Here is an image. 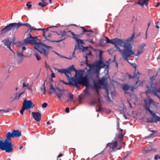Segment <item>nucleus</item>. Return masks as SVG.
<instances>
[{
    "label": "nucleus",
    "mask_w": 160,
    "mask_h": 160,
    "mask_svg": "<svg viewBox=\"0 0 160 160\" xmlns=\"http://www.w3.org/2000/svg\"><path fill=\"white\" fill-rule=\"evenodd\" d=\"M54 68L55 71H57L61 74H65L70 86L77 87L78 85L82 84L87 87L89 85L88 80L86 77L76 76L78 71L73 65L66 68L58 69L55 68Z\"/></svg>",
    "instance_id": "obj_1"
},
{
    "label": "nucleus",
    "mask_w": 160,
    "mask_h": 160,
    "mask_svg": "<svg viewBox=\"0 0 160 160\" xmlns=\"http://www.w3.org/2000/svg\"><path fill=\"white\" fill-rule=\"evenodd\" d=\"M105 38L106 43L114 45L123 58L130 63L128 60V58L130 56V38L125 40L118 38L110 40L107 37Z\"/></svg>",
    "instance_id": "obj_2"
},
{
    "label": "nucleus",
    "mask_w": 160,
    "mask_h": 160,
    "mask_svg": "<svg viewBox=\"0 0 160 160\" xmlns=\"http://www.w3.org/2000/svg\"><path fill=\"white\" fill-rule=\"evenodd\" d=\"M23 44H33L35 45V49H36L42 54L45 58L48 59V56L50 52V49L52 48L51 46H48L42 43L40 40H38L37 37H32L31 35L24 39Z\"/></svg>",
    "instance_id": "obj_3"
},
{
    "label": "nucleus",
    "mask_w": 160,
    "mask_h": 160,
    "mask_svg": "<svg viewBox=\"0 0 160 160\" xmlns=\"http://www.w3.org/2000/svg\"><path fill=\"white\" fill-rule=\"evenodd\" d=\"M21 133L18 130H13L12 132H8L6 134L5 139H0V149L6 152H11L13 150V145L12 143V138L19 137Z\"/></svg>",
    "instance_id": "obj_4"
},
{
    "label": "nucleus",
    "mask_w": 160,
    "mask_h": 160,
    "mask_svg": "<svg viewBox=\"0 0 160 160\" xmlns=\"http://www.w3.org/2000/svg\"><path fill=\"white\" fill-rule=\"evenodd\" d=\"M123 130L120 129L119 132L116 134L114 138V140H112L111 142L108 143L106 148L109 147V153L115 152L118 150L121 149L122 147L121 144L122 140L124 134L122 133Z\"/></svg>",
    "instance_id": "obj_5"
},
{
    "label": "nucleus",
    "mask_w": 160,
    "mask_h": 160,
    "mask_svg": "<svg viewBox=\"0 0 160 160\" xmlns=\"http://www.w3.org/2000/svg\"><path fill=\"white\" fill-rule=\"evenodd\" d=\"M131 65L134 68L135 72L134 75L133 76L131 75V79H133L135 80L133 81V83H132V85H131V91H133V89L138 88L140 86H142L143 81L139 82L138 77L140 73L136 69L137 65L135 63H131Z\"/></svg>",
    "instance_id": "obj_6"
},
{
    "label": "nucleus",
    "mask_w": 160,
    "mask_h": 160,
    "mask_svg": "<svg viewBox=\"0 0 160 160\" xmlns=\"http://www.w3.org/2000/svg\"><path fill=\"white\" fill-rule=\"evenodd\" d=\"M22 26H25L30 29L33 28L28 23H24L19 22L18 23H13L9 24L8 25L6 26L5 28L2 29L1 33H5V32L13 30V31L17 30L19 27Z\"/></svg>",
    "instance_id": "obj_7"
},
{
    "label": "nucleus",
    "mask_w": 160,
    "mask_h": 160,
    "mask_svg": "<svg viewBox=\"0 0 160 160\" xmlns=\"http://www.w3.org/2000/svg\"><path fill=\"white\" fill-rule=\"evenodd\" d=\"M85 64L89 68L88 71H90L95 68L94 72L97 74L99 73L101 69L106 66L105 64L101 60H99L92 64L87 62H85Z\"/></svg>",
    "instance_id": "obj_8"
},
{
    "label": "nucleus",
    "mask_w": 160,
    "mask_h": 160,
    "mask_svg": "<svg viewBox=\"0 0 160 160\" xmlns=\"http://www.w3.org/2000/svg\"><path fill=\"white\" fill-rule=\"evenodd\" d=\"M149 106L150 105H149ZM145 110L148 111L152 116V118L147 119V121L148 122L157 123L160 120V117L157 116L156 114V112L150 110L149 106H147L145 105L144 106Z\"/></svg>",
    "instance_id": "obj_9"
},
{
    "label": "nucleus",
    "mask_w": 160,
    "mask_h": 160,
    "mask_svg": "<svg viewBox=\"0 0 160 160\" xmlns=\"http://www.w3.org/2000/svg\"><path fill=\"white\" fill-rule=\"evenodd\" d=\"M146 46L145 43H143L142 45H140L138 46V49L137 52H134L132 50V47L131 45V55L134 54L136 56H138L142 53L144 51V47Z\"/></svg>",
    "instance_id": "obj_10"
},
{
    "label": "nucleus",
    "mask_w": 160,
    "mask_h": 160,
    "mask_svg": "<svg viewBox=\"0 0 160 160\" xmlns=\"http://www.w3.org/2000/svg\"><path fill=\"white\" fill-rule=\"evenodd\" d=\"M15 40V38L14 37H13L12 40L11 41H10L8 38H7L4 40V44L5 45L7 46L8 48L10 51L12 52V50L10 47V45L11 44H14V42Z\"/></svg>",
    "instance_id": "obj_11"
},
{
    "label": "nucleus",
    "mask_w": 160,
    "mask_h": 160,
    "mask_svg": "<svg viewBox=\"0 0 160 160\" xmlns=\"http://www.w3.org/2000/svg\"><path fill=\"white\" fill-rule=\"evenodd\" d=\"M32 115L33 118L37 122H38L41 120V115L38 112H32Z\"/></svg>",
    "instance_id": "obj_12"
},
{
    "label": "nucleus",
    "mask_w": 160,
    "mask_h": 160,
    "mask_svg": "<svg viewBox=\"0 0 160 160\" xmlns=\"http://www.w3.org/2000/svg\"><path fill=\"white\" fill-rule=\"evenodd\" d=\"M23 106L27 109H28L34 107V105L33 104L31 100H25L23 102Z\"/></svg>",
    "instance_id": "obj_13"
},
{
    "label": "nucleus",
    "mask_w": 160,
    "mask_h": 160,
    "mask_svg": "<svg viewBox=\"0 0 160 160\" xmlns=\"http://www.w3.org/2000/svg\"><path fill=\"white\" fill-rule=\"evenodd\" d=\"M149 0H139V1L137 2V4H139L140 5L143 6L146 5L148 6V2Z\"/></svg>",
    "instance_id": "obj_14"
},
{
    "label": "nucleus",
    "mask_w": 160,
    "mask_h": 160,
    "mask_svg": "<svg viewBox=\"0 0 160 160\" xmlns=\"http://www.w3.org/2000/svg\"><path fill=\"white\" fill-rule=\"evenodd\" d=\"M129 88L130 87L127 84H124L122 85V89L124 91L125 94L129 93L127 92V91L129 89Z\"/></svg>",
    "instance_id": "obj_15"
},
{
    "label": "nucleus",
    "mask_w": 160,
    "mask_h": 160,
    "mask_svg": "<svg viewBox=\"0 0 160 160\" xmlns=\"http://www.w3.org/2000/svg\"><path fill=\"white\" fill-rule=\"evenodd\" d=\"M101 80H99L98 81V82L99 84L100 87L102 86L103 87L105 88L107 87V83H104Z\"/></svg>",
    "instance_id": "obj_16"
},
{
    "label": "nucleus",
    "mask_w": 160,
    "mask_h": 160,
    "mask_svg": "<svg viewBox=\"0 0 160 160\" xmlns=\"http://www.w3.org/2000/svg\"><path fill=\"white\" fill-rule=\"evenodd\" d=\"M68 32L70 33V34L72 35V37L76 41L77 40H78V37H77V34H75L74 32H72L71 31H68ZM68 37H71V36H69Z\"/></svg>",
    "instance_id": "obj_17"
},
{
    "label": "nucleus",
    "mask_w": 160,
    "mask_h": 160,
    "mask_svg": "<svg viewBox=\"0 0 160 160\" xmlns=\"http://www.w3.org/2000/svg\"><path fill=\"white\" fill-rule=\"evenodd\" d=\"M53 92H56V89L55 88H54L52 84H51L50 87L49 88V94H51Z\"/></svg>",
    "instance_id": "obj_18"
},
{
    "label": "nucleus",
    "mask_w": 160,
    "mask_h": 160,
    "mask_svg": "<svg viewBox=\"0 0 160 160\" xmlns=\"http://www.w3.org/2000/svg\"><path fill=\"white\" fill-rule=\"evenodd\" d=\"M93 84L94 85V88H95L96 89H100L101 88V87H100V85L98 82V83H97L95 82V81H94Z\"/></svg>",
    "instance_id": "obj_19"
},
{
    "label": "nucleus",
    "mask_w": 160,
    "mask_h": 160,
    "mask_svg": "<svg viewBox=\"0 0 160 160\" xmlns=\"http://www.w3.org/2000/svg\"><path fill=\"white\" fill-rule=\"evenodd\" d=\"M68 95V98L69 99L67 100V101H68L69 100L72 101L73 99V95L71 93H69Z\"/></svg>",
    "instance_id": "obj_20"
},
{
    "label": "nucleus",
    "mask_w": 160,
    "mask_h": 160,
    "mask_svg": "<svg viewBox=\"0 0 160 160\" xmlns=\"http://www.w3.org/2000/svg\"><path fill=\"white\" fill-rule=\"evenodd\" d=\"M90 86L89 84V85L87 87L86 89L84 90V94L85 95L90 96V94L88 91L87 88L88 87Z\"/></svg>",
    "instance_id": "obj_21"
},
{
    "label": "nucleus",
    "mask_w": 160,
    "mask_h": 160,
    "mask_svg": "<svg viewBox=\"0 0 160 160\" xmlns=\"http://www.w3.org/2000/svg\"><path fill=\"white\" fill-rule=\"evenodd\" d=\"M18 56L22 58H26L27 57L25 56L23 54V52H21L20 53H18L17 52H16Z\"/></svg>",
    "instance_id": "obj_22"
},
{
    "label": "nucleus",
    "mask_w": 160,
    "mask_h": 160,
    "mask_svg": "<svg viewBox=\"0 0 160 160\" xmlns=\"http://www.w3.org/2000/svg\"><path fill=\"white\" fill-rule=\"evenodd\" d=\"M34 55L36 57L37 60L38 61L40 60L41 59V57L38 53H35Z\"/></svg>",
    "instance_id": "obj_23"
},
{
    "label": "nucleus",
    "mask_w": 160,
    "mask_h": 160,
    "mask_svg": "<svg viewBox=\"0 0 160 160\" xmlns=\"http://www.w3.org/2000/svg\"><path fill=\"white\" fill-rule=\"evenodd\" d=\"M55 94L56 96L58 97V98L60 99L61 100V96L62 95V94L61 92L58 93L57 92H55Z\"/></svg>",
    "instance_id": "obj_24"
},
{
    "label": "nucleus",
    "mask_w": 160,
    "mask_h": 160,
    "mask_svg": "<svg viewBox=\"0 0 160 160\" xmlns=\"http://www.w3.org/2000/svg\"><path fill=\"white\" fill-rule=\"evenodd\" d=\"M68 32H68H66L65 31L61 32H60V33L58 34V36H64L67 35V33Z\"/></svg>",
    "instance_id": "obj_25"
},
{
    "label": "nucleus",
    "mask_w": 160,
    "mask_h": 160,
    "mask_svg": "<svg viewBox=\"0 0 160 160\" xmlns=\"http://www.w3.org/2000/svg\"><path fill=\"white\" fill-rule=\"evenodd\" d=\"M34 28H32L31 29H28L27 31L26 32V33L28 34L29 36L31 35V31L34 30Z\"/></svg>",
    "instance_id": "obj_26"
},
{
    "label": "nucleus",
    "mask_w": 160,
    "mask_h": 160,
    "mask_svg": "<svg viewBox=\"0 0 160 160\" xmlns=\"http://www.w3.org/2000/svg\"><path fill=\"white\" fill-rule=\"evenodd\" d=\"M18 93L17 92H16L15 94H14L15 97H11L10 98L11 101H12L14 100L17 99V94Z\"/></svg>",
    "instance_id": "obj_27"
},
{
    "label": "nucleus",
    "mask_w": 160,
    "mask_h": 160,
    "mask_svg": "<svg viewBox=\"0 0 160 160\" xmlns=\"http://www.w3.org/2000/svg\"><path fill=\"white\" fill-rule=\"evenodd\" d=\"M76 42L78 44H83V42L82 40L78 39V40H77Z\"/></svg>",
    "instance_id": "obj_28"
},
{
    "label": "nucleus",
    "mask_w": 160,
    "mask_h": 160,
    "mask_svg": "<svg viewBox=\"0 0 160 160\" xmlns=\"http://www.w3.org/2000/svg\"><path fill=\"white\" fill-rule=\"evenodd\" d=\"M105 41L104 38H101L99 40V44L100 46H102Z\"/></svg>",
    "instance_id": "obj_29"
},
{
    "label": "nucleus",
    "mask_w": 160,
    "mask_h": 160,
    "mask_svg": "<svg viewBox=\"0 0 160 160\" xmlns=\"http://www.w3.org/2000/svg\"><path fill=\"white\" fill-rule=\"evenodd\" d=\"M25 109H27L25 107H24V106H23V107H22L21 110L20 111V113L22 115H23V112Z\"/></svg>",
    "instance_id": "obj_30"
},
{
    "label": "nucleus",
    "mask_w": 160,
    "mask_h": 160,
    "mask_svg": "<svg viewBox=\"0 0 160 160\" xmlns=\"http://www.w3.org/2000/svg\"><path fill=\"white\" fill-rule=\"evenodd\" d=\"M82 47L83 48V49L82 50V52H88L89 51L88 50V47H84L83 46H82Z\"/></svg>",
    "instance_id": "obj_31"
},
{
    "label": "nucleus",
    "mask_w": 160,
    "mask_h": 160,
    "mask_svg": "<svg viewBox=\"0 0 160 160\" xmlns=\"http://www.w3.org/2000/svg\"><path fill=\"white\" fill-rule=\"evenodd\" d=\"M31 3V2H29L26 4V6L28 8V9H30V8H31L32 7V5L30 4Z\"/></svg>",
    "instance_id": "obj_32"
},
{
    "label": "nucleus",
    "mask_w": 160,
    "mask_h": 160,
    "mask_svg": "<svg viewBox=\"0 0 160 160\" xmlns=\"http://www.w3.org/2000/svg\"><path fill=\"white\" fill-rule=\"evenodd\" d=\"M56 27V26H53L52 27H48L47 28H45V29L43 28V32H47L48 30L49 29L51 28H52V27Z\"/></svg>",
    "instance_id": "obj_33"
},
{
    "label": "nucleus",
    "mask_w": 160,
    "mask_h": 160,
    "mask_svg": "<svg viewBox=\"0 0 160 160\" xmlns=\"http://www.w3.org/2000/svg\"><path fill=\"white\" fill-rule=\"evenodd\" d=\"M65 39V38H64V39H62L61 40H58V41H50V42H60L61 41H63V40H64Z\"/></svg>",
    "instance_id": "obj_34"
},
{
    "label": "nucleus",
    "mask_w": 160,
    "mask_h": 160,
    "mask_svg": "<svg viewBox=\"0 0 160 160\" xmlns=\"http://www.w3.org/2000/svg\"><path fill=\"white\" fill-rule=\"evenodd\" d=\"M134 33L133 35H132L131 37V44L132 43H133L134 41L133 40V38L134 36Z\"/></svg>",
    "instance_id": "obj_35"
},
{
    "label": "nucleus",
    "mask_w": 160,
    "mask_h": 160,
    "mask_svg": "<svg viewBox=\"0 0 160 160\" xmlns=\"http://www.w3.org/2000/svg\"><path fill=\"white\" fill-rule=\"evenodd\" d=\"M80 28L82 29V32L83 33H85V32H87V31H88V30L87 29H85L84 27H81Z\"/></svg>",
    "instance_id": "obj_36"
},
{
    "label": "nucleus",
    "mask_w": 160,
    "mask_h": 160,
    "mask_svg": "<svg viewBox=\"0 0 160 160\" xmlns=\"http://www.w3.org/2000/svg\"><path fill=\"white\" fill-rule=\"evenodd\" d=\"M107 78H106V77H105V76H104V77H102L101 79V80H102V81L103 82H104V83H106V82H105V81L106 80H107Z\"/></svg>",
    "instance_id": "obj_37"
},
{
    "label": "nucleus",
    "mask_w": 160,
    "mask_h": 160,
    "mask_svg": "<svg viewBox=\"0 0 160 160\" xmlns=\"http://www.w3.org/2000/svg\"><path fill=\"white\" fill-rule=\"evenodd\" d=\"M102 52L101 50H99V57L100 59L99 60H102Z\"/></svg>",
    "instance_id": "obj_38"
},
{
    "label": "nucleus",
    "mask_w": 160,
    "mask_h": 160,
    "mask_svg": "<svg viewBox=\"0 0 160 160\" xmlns=\"http://www.w3.org/2000/svg\"><path fill=\"white\" fill-rule=\"evenodd\" d=\"M52 73L51 75V76L52 78H54L55 77V73H54L53 71L50 69Z\"/></svg>",
    "instance_id": "obj_39"
},
{
    "label": "nucleus",
    "mask_w": 160,
    "mask_h": 160,
    "mask_svg": "<svg viewBox=\"0 0 160 160\" xmlns=\"http://www.w3.org/2000/svg\"><path fill=\"white\" fill-rule=\"evenodd\" d=\"M48 104L47 103H44L42 105V108H45L48 106Z\"/></svg>",
    "instance_id": "obj_40"
},
{
    "label": "nucleus",
    "mask_w": 160,
    "mask_h": 160,
    "mask_svg": "<svg viewBox=\"0 0 160 160\" xmlns=\"http://www.w3.org/2000/svg\"><path fill=\"white\" fill-rule=\"evenodd\" d=\"M102 106L101 104L100 105V107H99V108L98 110H96V111L97 112H99L100 111H101L103 109V108L102 107H101V106Z\"/></svg>",
    "instance_id": "obj_41"
},
{
    "label": "nucleus",
    "mask_w": 160,
    "mask_h": 160,
    "mask_svg": "<svg viewBox=\"0 0 160 160\" xmlns=\"http://www.w3.org/2000/svg\"><path fill=\"white\" fill-rule=\"evenodd\" d=\"M38 5L41 6L42 8H43L45 7V5L44 4L42 3L41 2H39Z\"/></svg>",
    "instance_id": "obj_42"
},
{
    "label": "nucleus",
    "mask_w": 160,
    "mask_h": 160,
    "mask_svg": "<svg viewBox=\"0 0 160 160\" xmlns=\"http://www.w3.org/2000/svg\"><path fill=\"white\" fill-rule=\"evenodd\" d=\"M56 54L60 58H66V57H65V56H64L61 54H59L58 53H56Z\"/></svg>",
    "instance_id": "obj_43"
},
{
    "label": "nucleus",
    "mask_w": 160,
    "mask_h": 160,
    "mask_svg": "<svg viewBox=\"0 0 160 160\" xmlns=\"http://www.w3.org/2000/svg\"><path fill=\"white\" fill-rule=\"evenodd\" d=\"M23 61V58L22 59L18 60L17 61V63L18 64H20Z\"/></svg>",
    "instance_id": "obj_44"
},
{
    "label": "nucleus",
    "mask_w": 160,
    "mask_h": 160,
    "mask_svg": "<svg viewBox=\"0 0 160 160\" xmlns=\"http://www.w3.org/2000/svg\"><path fill=\"white\" fill-rule=\"evenodd\" d=\"M149 103H152L154 105L155 104V102L152 99H149Z\"/></svg>",
    "instance_id": "obj_45"
},
{
    "label": "nucleus",
    "mask_w": 160,
    "mask_h": 160,
    "mask_svg": "<svg viewBox=\"0 0 160 160\" xmlns=\"http://www.w3.org/2000/svg\"><path fill=\"white\" fill-rule=\"evenodd\" d=\"M155 77L154 76H153L152 77H150V81L152 82L153 81L155 80Z\"/></svg>",
    "instance_id": "obj_46"
},
{
    "label": "nucleus",
    "mask_w": 160,
    "mask_h": 160,
    "mask_svg": "<svg viewBox=\"0 0 160 160\" xmlns=\"http://www.w3.org/2000/svg\"><path fill=\"white\" fill-rule=\"evenodd\" d=\"M45 67H46V68H49L50 69V67L49 66V65H48L46 63V62H45Z\"/></svg>",
    "instance_id": "obj_47"
},
{
    "label": "nucleus",
    "mask_w": 160,
    "mask_h": 160,
    "mask_svg": "<svg viewBox=\"0 0 160 160\" xmlns=\"http://www.w3.org/2000/svg\"><path fill=\"white\" fill-rule=\"evenodd\" d=\"M129 154V153H128V154H127V155L126 156H125L122 159H125L126 160H127V158H128V155Z\"/></svg>",
    "instance_id": "obj_48"
},
{
    "label": "nucleus",
    "mask_w": 160,
    "mask_h": 160,
    "mask_svg": "<svg viewBox=\"0 0 160 160\" xmlns=\"http://www.w3.org/2000/svg\"><path fill=\"white\" fill-rule=\"evenodd\" d=\"M43 88H44V92H43V94H46V88H45V83H44L43 84Z\"/></svg>",
    "instance_id": "obj_49"
},
{
    "label": "nucleus",
    "mask_w": 160,
    "mask_h": 160,
    "mask_svg": "<svg viewBox=\"0 0 160 160\" xmlns=\"http://www.w3.org/2000/svg\"><path fill=\"white\" fill-rule=\"evenodd\" d=\"M154 158L155 160H157L158 159H160V156H159L158 155H156Z\"/></svg>",
    "instance_id": "obj_50"
},
{
    "label": "nucleus",
    "mask_w": 160,
    "mask_h": 160,
    "mask_svg": "<svg viewBox=\"0 0 160 160\" xmlns=\"http://www.w3.org/2000/svg\"><path fill=\"white\" fill-rule=\"evenodd\" d=\"M65 112L67 113H69V108L67 107L66 108L65 110Z\"/></svg>",
    "instance_id": "obj_51"
},
{
    "label": "nucleus",
    "mask_w": 160,
    "mask_h": 160,
    "mask_svg": "<svg viewBox=\"0 0 160 160\" xmlns=\"http://www.w3.org/2000/svg\"><path fill=\"white\" fill-rule=\"evenodd\" d=\"M88 52H87V53H86V55L87 56V55H92V53H91V51H88Z\"/></svg>",
    "instance_id": "obj_52"
},
{
    "label": "nucleus",
    "mask_w": 160,
    "mask_h": 160,
    "mask_svg": "<svg viewBox=\"0 0 160 160\" xmlns=\"http://www.w3.org/2000/svg\"><path fill=\"white\" fill-rule=\"evenodd\" d=\"M98 89L99 88L96 89V92L98 95V96H100V94L99 92Z\"/></svg>",
    "instance_id": "obj_53"
},
{
    "label": "nucleus",
    "mask_w": 160,
    "mask_h": 160,
    "mask_svg": "<svg viewBox=\"0 0 160 160\" xmlns=\"http://www.w3.org/2000/svg\"><path fill=\"white\" fill-rule=\"evenodd\" d=\"M57 89L59 91H64V88H63L62 89H60L59 88H57Z\"/></svg>",
    "instance_id": "obj_54"
},
{
    "label": "nucleus",
    "mask_w": 160,
    "mask_h": 160,
    "mask_svg": "<svg viewBox=\"0 0 160 160\" xmlns=\"http://www.w3.org/2000/svg\"><path fill=\"white\" fill-rule=\"evenodd\" d=\"M34 29H34V30H38V31H43V28L37 29V28H34Z\"/></svg>",
    "instance_id": "obj_55"
},
{
    "label": "nucleus",
    "mask_w": 160,
    "mask_h": 160,
    "mask_svg": "<svg viewBox=\"0 0 160 160\" xmlns=\"http://www.w3.org/2000/svg\"><path fill=\"white\" fill-rule=\"evenodd\" d=\"M106 148L105 147V148L104 149V150H102V152H101L100 153H99V154H101L102 155L104 154V150Z\"/></svg>",
    "instance_id": "obj_56"
},
{
    "label": "nucleus",
    "mask_w": 160,
    "mask_h": 160,
    "mask_svg": "<svg viewBox=\"0 0 160 160\" xmlns=\"http://www.w3.org/2000/svg\"><path fill=\"white\" fill-rule=\"evenodd\" d=\"M26 49V48L23 46L22 47V52H23V51H25V50Z\"/></svg>",
    "instance_id": "obj_57"
},
{
    "label": "nucleus",
    "mask_w": 160,
    "mask_h": 160,
    "mask_svg": "<svg viewBox=\"0 0 160 160\" xmlns=\"http://www.w3.org/2000/svg\"><path fill=\"white\" fill-rule=\"evenodd\" d=\"M160 5V2H158L155 5V7H158V6H159Z\"/></svg>",
    "instance_id": "obj_58"
},
{
    "label": "nucleus",
    "mask_w": 160,
    "mask_h": 160,
    "mask_svg": "<svg viewBox=\"0 0 160 160\" xmlns=\"http://www.w3.org/2000/svg\"><path fill=\"white\" fill-rule=\"evenodd\" d=\"M136 21V18L135 16H133L132 18V21Z\"/></svg>",
    "instance_id": "obj_59"
},
{
    "label": "nucleus",
    "mask_w": 160,
    "mask_h": 160,
    "mask_svg": "<svg viewBox=\"0 0 160 160\" xmlns=\"http://www.w3.org/2000/svg\"><path fill=\"white\" fill-rule=\"evenodd\" d=\"M22 95V93H19L18 95V96L17 95V99H18L21 96V95Z\"/></svg>",
    "instance_id": "obj_60"
},
{
    "label": "nucleus",
    "mask_w": 160,
    "mask_h": 160,
    "mask_svg": "<svg viewBox=\"0 0 160 160\" xmlns=\"http://www.w3.org/2000/svg\"><path fill=\"white\" fill-rule=\"evenodd\" d=\"M63 156V155L62 153H60L59 155H58V158H60V157H62Z\"/></svg>",
    "instance_id": "obj_61"
},
{
    "label": "nucleus",
    "mask_w": 160,
    "mask_h": 160,
    "mask_svg": "<svg viewBox=\"0 0 160 160\" xmlns=\"http://www.w3.org/2000/svg\"><path fill=\"white\" fill-rule=\"evenodd\" d=\"M26 87V86L25 83V82H23V87L24 88V87Z\"/></svg>",
    "instance_id": "obj_62"
},
{
    "label": "nucleus",
    "mask_w": 160,
    "mask_h": 160,
    "mask_svg": "<svg viewBox=\"0 0 160 160\" xmlns=\"http://www.w3.org/2000/svg\"><path fill=\"white\" fill-rule=\"evenodd\" d=\"M77 37H78V38L81 36V34L80 33L79 34H77Z\"/></svg>",
    "instance_id": "obj_63"
},
{
    "label": "nucleus",
    "mask_w": 160,
    "mask_h": 160,
    "mask_svg": "<svg viewBox=\"0 0 160 160\" xmlns=\"http://www.w3.org/2000/svg\"><path fill=\"white\" fill-rule=\"evenodd\" d=\"M51 34L50 33H48L47 34V36L48 37H49L51 36Z\"/></svg>",
    "instance_id": "obj_64"
}]
</instances>
